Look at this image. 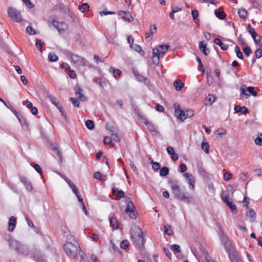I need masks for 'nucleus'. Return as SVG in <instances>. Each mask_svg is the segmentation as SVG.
<instances>
[{
  "label": "nucleus",
  "mask_w": 262,
  "mask_h": 262,
  "mask_svg": "<svg viewBox=\"0 0 262 262\" xmlns=\"http://www.w3.org/2000/svg\"><path fill=\"white\" fill-rule=\"evenodd\" d=\"M168 183L175 198L188 204L194 202L193 196L187 192L184 187L181 188L178 180L169 179Z\"/></svg>",
  "instance_id": "1"
},
{
  "label": "nucleus",
  "mask_w": 262,
  "mask_h": 262,
  "mask_svg": "<svg viewBox=\"0 0 262 262\" xmlns=\"http://www.w3.org/2000/svg\"><path fill=\"white\" fill-rule=\"evenodd\" d=\"M64 250L67 254L72 258H76L78 255V251L80 247L77 241L74 239L72 242H68L63 246Z\"/></svg>",
  "instance_id": "2"
},
{
  "label": "nucleus",
  "mask_w": 262,
  "mask_h": 262,
  "mask_svg": "<svg viewBox=\"0 0 262 262\" xmlns=\"http://www.w3.org/2000/svg\"><path fill=\"white\" fill-rule=\"evenodd\" d=\"M170 46L168 45L163 44L159 45L154 48L152 50V59L154 60L155 57H157V61H154L155 64H158L159 62V59L162 58L165 55L166 51L170 48Z\"/></svg>",
  "instance_id": "3"
},
{
  "label": "nucleus",
  "mask_w": 262,
  "mask_h": 262,
  "mask_svg": "<svg viewBox=\"0 0 262 262\" xmlns=\"http://www.w3.org/2000/svg\"><path fill=\"white\" fill-rule=\"evenodd\" d=\"M66 54L67 56H70L72 60L74 63L82 66L92 67L91 64H90L88 61H86L84 58L80 57L79 55L74 54L69 51H66Z\"/></svg>",
  "instance_id": "4"
},
{
  "label": "nucleus",
  "mask_w": 262,
  "mask_h": 262,
  "mask_svg": "<svg viewBox=\"0 0 262 262\" xmlns=\"http://www.w3.org/2000/svg\"><path fill=\"white\" fill-rule=\"evenodd\" d=\"M221 241L226 252L228 253V255L237 251L227 236H222L221 238Z\"/></svg>",
  "instance_id": "5"
},
{
  "label": "nucleus",
  "mask_w": 262,
  "mask_h": 262,
  "mask_svg": "<svg viewBox=\"0 0 262 262\" xmlns=\"http://www.w3.org/2000/svg\"><path fill=\"white\" fill-rule=\"evenodd\" d=\"M131 238L137 248L141 249L143 247L145 241L143 233L141 230L139 231V233L137 234H135L132 235Z\"/></svg>",
  "instance_id": "6"
},
{
  "label": "nucleus",
  "mask_w": 262,
  "mask_h": 262,
  "mask_svg": "<svg viewBox=\"0 0 262 262\" xmlns=\"http://www.w3.org/2000/svg\"><path fill=\"white\" fill-rule=\"evenodd\" d=\"M47 97L49 100H50L51 103L58 109L62 116H63L65 120L67 121L68 119L66 113L63 109V107L60 105V103L57 99L55 97H53L52 95L49 94L47 96Z\"/></svg>",
  "instance_id": "7"
},
{
  "label": "nucleus",
  "mask_w": 262,
  "mask_h": 262,
  "mask_svg": "<svg viewBox=\"0 0 262 262\" xmlns=\"http://www.w3.org/2000/svg\"><path fill=\"white\" fill-rule=\"evenodd\" d=\"M8 14L9 17L16 22H20L23 19L20 12L15 8L10 7L8 10Z\"/></svg>",
  "instance_id": "8"
},
{
  "label": "nucleus",
  "mask_w": 262,
  "mask_h": 262,
  "mask_svg": "<svg viewBox=\"0 0 262 262\" xmlns=\"http://www.w3.org/2000/svg\"><path fill=\"white\" fill-rule=\"evenodd\" d=\"M33 259L36 262H47L44 258V255L40 250L34 247L31 251Z\"/></svg>",
  "instance_id": "9"
},
{
  "label": "nucleus",
  "mask_w": 262,
  "mask_h": 262,
  "mask_svg": "<svg viewBox=\"0 0 262 262\" xmlns=\"http://www.w3.org/2000/svg\"><path fill=\"white\" fill-rule=\"evenodd\" d=\"M53 26L58 30L59 33H61L68 29L67 24L63 22H59L55 19H53L52 21Z\"/></svg>",
  "instance_id": "10"
},
{
  "label": "nucleus",
  "mask_w": 262,
  "mask_h": 262,
  "mask_svg": "<svg viewBox=\"0 0 262 262\" xmlns=\"http://www.w3.org/2000/svg\"><path fill=\"white\" fill-rule=\"evenodd\" d=\"M184 176L188 182L189 189L192 190H194L195 183L194 177L191 174L188 172L184 173Z\"/></svg>",
  "instance_id": "11"
},
{
  "label": "nucleus",
  "mask_w": 262,
  "mask_h": 262,
  "mask_svg": "<svg viewBox=\"0 0 262 262\" xmlns=\"http://www.w3.org/2000/svg\"><path fill=\"white\" fill-rule=\"evenodd\" d=\"M118 15L122 17V19L125 21L131 22L134 18L132 16V14L128 11H119L118 12Z\"/></svg>",
  "instance_id": "12"
},
{
  "label": "nucleus",
  "mask_w": 262,
  "mask_h": 262,
  "mask_svg": "<svg viewBox=\"0 0 262 262\" xmlns=\"http://www.w3.org/2000/svg\"><path fill=\"white\" fill-rule=\"evenodd\" d=\"M175 113L177 118L181 120H184L186 119L185 112L182 110L179 105L176 106V104H174Z\"/></svg>",
  "instance_id": "13"
},
{
  "label": "nucleus",
  "mask_w": 262,
  "mask_h": 262,
  "mask_svg": "<svg viewBox=\"0 0 262 262\" xmlns=\"http://www.w3.org/2000/svg\"><path fill=\"white\" fill-rule=\"evenodd\" d=\"M112 194L116 195L120 199L125 197L126 201H127L128 200H129V198L125 196V193L123 191L119 190V188L115 187V186L112 188Z\"/></svg>",
  "instance_id": "14"
},
{
  "label": "nucleus",
  "mask_w": 262,
  "mask_h": 262,
  "mask_svg": "<svg viewBox=\"0 0 262 262\" xmlns=\"http://www.w3.org/2000/svg\"><path fill=\"white\" fill-rule=\"evenodd\" d=\"M223 201L225 202L226 205L233 212L237 213L238 210L236 205L232 204L231 202L229 201L228 196H225L222 197Z\"/></svg>",
  "instance_id": "15"
},
{
  "label": "nucleus",
  "mask_w": 262,
  "mask_h": 262,
  "mask_svg": "<svg viewBox=\"0 0 262 262\" xmlns=\"http://www.w3.org/2000/svg\"><path fill=\"white\" fill-rule=\"evenodd\" d=\"M246 90L243 87H242L240 89V91L241 92V93H242L244 95H245L246 96H250V94H248L246 93V91H248L250 94L253 95V96H257V92L255 91L254 88L253 86H248V88H246Z\"/></svg>",
  "instance_id": "16"
},
{
  "label": "nucleus",
  "mask_w": 262,
  "mask_h": 262,
  "mask_svg": "<svg viewBox=\"0 0 262 262\" xmlns=\"http://www.w3.org/2000/svg\"><path fill=\"white\" fill-rule=\"evenodd\" d=\"M230 262H242L237 251L228 255Z\"/></svg>",
  "instance_id": "17"
},
{
  "label": "nucleus",
  "mask_w": 262,
  "mask_h": 262,
  "mask_svg": "<svg viewBox=\"0 0 262 262\" xmlns=\"http://www.w3.org/2000/svg\"><path fill=\"white\" fill-rule=\"evenodd\" d=\"M16 252L20 254L26 256L29 254V249L27 246L20 244L18 251Z\"/></svg>",
  "instance_id": "18"
},
{
  "label": "nucleus",
  "mask_w": 262,
  "mask_h": 262,
  "mask_svg": "<svg viewBox=\"0 0 262 262\" xmlns=\"http://www.w3.org/2000/svg\"><path fill=\"white\" fill-rule=\"evenodd\" d=\"M9 246L11 249H14L15 251H18V249L21 244H20L17 241L11 238L9 241Z\"/></svg>",
  "instance_id": "19"
},
{
  "label": "nucleus",
  "mask_w": 262,
  "mask_h": 262,
  "mask_svg": "<svg viewBox=\"0 0 262 262\" xmlns=\"http://www.w3.org/2000/svg\"><path fill=\"white\" fill-rule=\"evenodd\" d=\"M247 209L248 211L246 212L247 217L250 218L252 222H254L256 217V213L254 210L252 208H250L249 207H247Z\"/></svg>",
  "instance_id": "20"
},
{
  "label": "nucleus",
  "mask_w": 262,
  "mask_h": 262,
  "mask_svg": "<svg viewBox=\"0 0 262 262\" xmlns=\"http://www.w3.org/2000/svg\"><path fill=\"white\" fill-rule=\"evenodd\" d=\"M20 181L26 186L27 189L31 191L32 189V186L31 183L28 181V180L24 176H21L19 178Z\"/></svg>",
  "instance_id": "21"
},
{
  "label": "nucleus",
  "mask_w": 262,
  "mask_h": 262,
  "mask_svg": "<svg viewBox=\"0 0 262 262\" xmlns=\"http://www.w3.org/2000/svg\"><path fill=\"white\" fill-rule=\"evenodd\" d=\"M16 218L13 216H11L9 221L8 230L9 231H13L14 230L16 226Z\"/></svg>",
  "instance_id": "22"
},
{
  "label": "nucleus",
  "mask_w": 262,
  "mask_h": 262,
  "mask_svg": "<svg viewBox=\"0 0 262 262\" xmlns=\"http://www.w3.org/2000/svg\"><path fill=\"white\" fill-rule=\"evenodd\" d=\"M199 49L206 56H207L209 54V49L207 48V44L205 43L203 41H201L199 45Z\"/></svg>",
  "instance_id": "23"
},
{
  "label": "nucleus",
  "mask_w": 262,
  "mask_h": 262,
  "mask_svg": "<svg viewBox=\"0 0 262 262\" xmlns=\"http://www.w3.org/2000/svg\"><path fill=\"white\" fill-rule=\"evenodd\" d=\"M214 43L220 47L221 49L223 51L227 50L228 48V45L225 44V43L221 41V40L217 38H216L214 39Z\"/></svg>",
  "instance_id": "24"
},
{
  "label": "nucleus",
  "mask_w": 262,
  "mask_h": 262,
  "mask_svg": "<svg viewBox=\"0 0 262 262\" xmlns=\"http://www.w3.org/2000/svg\"><path fill=\"white\" fill-rule=\"evenodd\" d=\"M234 111L236 113L241 112L242 114L246 115L248 112V110L247 107L245 106H241L239 105H235L234 107Z\"/></svg>",
  "instance_id": "25"
},
{
  "label": "nucleus",
  "mask_w": 262,
  "mask_h": 262,
  "mask_svg": "<svg viewBox=\"0 0 262 262\" xmlns=\"http://www.w3.org/2000/svg\"><path fill=\"white\" fill-rule=\"evenodd\" d=\"M161 229L164 234H166L169 236H171L173 233V230H172L170 225L163 226Z\"/></svg>",
  "instance_id": "26"
},
{
  "label": "nucleus",
  "mask_w": 262,
  "mask_h": 262,
  "mask_svg": "<svg viewBox=\"0 0 262 262\" xmlns=\"http://www.w3.org/2000/svg\"><path fill=\"white\" fill-rule=\"evenodd\" d=\"M130 48H132L135 51L140 53L141 55H144L145 54V52L143 50H142V47L141 46L137 44H130Z\"/></svg>",
  "instance_id": "27"
},
{
  "label": "nucleus",
  "mask_w": 262,
  "mask_h": 262,
  "mask_svg": "<svg viewBox=\"0 0 262 262\" xmlns=\"http://www.w3.org/2000/svg\"><path fill=\"white\" fill-rule=\"evenodd\" d=\"M214 14L216 17L220 19H224L226 17V14L223 11H220L219 9H216L214 11Z\"/></svg>",
  "instance_id": "28"
},
{
  "label": "nucleus",
  "mask_w": 262,
  "mask_h": 262,
  "mask_svg": "<svg viewBox=\"0 0 262 262\" xmlns=\"http://www.w3.org/2000/svg\"><path fill=\"white\" fill-rule=\"evenodd\" d=\"M144 124L147 126V129L150 131L151 132H155L156 134H158V131L156 130V127L154 125L150 122H149L147 120L144 122Z\"/></svg>",
  "instance_id": "29"
},
{
  "label": "nucleus",
  "mask_w": 262,
  "mask_h": 262,
  "mask_svg": "<svg viewBox=\"0 0 262 262\" xmlns=\"http://www.w3.org/2000/svg\"><path fill=\"white\" fill-rule=\"evenodd\" d=\"M110 223L111 226L113 227V229H118L119 227V223L116 219V217H112L110 220Z\"/></svg>",
  "instance_id": "30"
},
{
  "label": "nucleus",
  "mask_w": 262,
  "mask_h": 262,
  "mask_svg": "<svg viewBox=\"0 0 262 262\" xmlns=\"http://www.w3.org/2000/svg\"><path fill=\"white\" fill-rule=\"evenodd\" d=\"M133 73L136 77L137 80L139 82H143L146 81L147 79V77L140 74L138 71H134Z\"/></svg>",
  "instance_id": "31"
},
{
  "label": "nucleus",
  "mask_w": 262,
  "mask_h": 262,
  "mask_svg": "<svg viewBox=\"0 0 262 262\" xmlns=\"http://www.w3.org/2000/svg\"><path fill=\"white\" fill-rule=\"evenodd\" d=\"M238 14L240 18L246 19L247 17L248 12L244 8H240L238 10Z\"/></svg>",
  "instance_id": "32"
},
{
  "label": "nucleus",
  "mask_w": 262,
  "mask_h": 262,
  "mask_svg": "<svg viewBox=\"0 0 262 262\" xmlns=\"http://www.w3.org/2000/svg\"><path fill=\"white\" fill-rule=\"evenodd\" d=\"M173 85L175 86L176 90L179 91L184 87V84L182 82L181 80H177L174 81Z\"/></svg>",
  "instance_id": "33"
},
{
  "label": "nucleus",
  "mask_w": 262,
  "mask_h": 262,
  "mask_svg": "<svg viewBox=\"0 0 262 262\" xmlns=\"http://www.w3.org/2000/svg\"><path fill=\"white\" fill-rule=\"evenodd\" d=\"M135 210V206L131 201H128L126 204L125 212L128 213V211Z\"/></svg>",
  "instance_id": "34"
},
{
  "label": "nucleus",
  "mask_w": 262,
  "mask_h": 262,
  "mask_svg": "<svg viewBox=\"0 0 262 262\" xmlns=\"http://www.w3.org/2000/svg\"><path fill=\"white\" fill-rule=\"evenodd\" d=\"M157 32V27L155 25L150 26V32L146 33V38H148L152 36V34Z\"/></svg>",
  "instance_id": "35"
},
{
  "label": "nucleus",
  "mask_w": 262,
  "mask_h": 262,
  "mask_svg": "<svg viewBox=\"0 0 262 262\" xmlns=\"http://www.w3.org/2000/svg\"><path fill=\"white\" fill-rule=\"evenodd\" d=\"M110 72H113V75L115 78L117 79L120 76L121 71L119 69H115L112 67H111L109 69Z\"/></svg>",
  "instance_id": "36"
},
{
  "label": "nucleus",
  "mask_w": 262,
  "mask_h": 262,
  "mask_svg": "<svg viewBox=\"0 0 262 262\" xmlns=\"http://www.w3.org/2000/svg\"><path fill=\"white\" fill-rule=\"evenodd\" d=\"M169 169L168 167L164 166L160 169V176L161 177L166 176L168 174Z\"/></svg>",
  "instance_id": "37"
},
{
  "label": "nucleus",
  "mask_w": 262,
  "mask_h": 262,
  "mask_svg": "<svg viewBox=\"0 0 262 262\" xmlns=\"http://www.w3.org/2000/svg\"><path fill=\"white\" fill-rule=\"evenodd\" d=\"M89 8L90 7L88 3H82L81 5L79 6V10L82 13L88 11Z\"/></svg>",
  "instance_id": "38"
},
{
  "label": "nucleus",
  "mask_w": 262,
  "mask_h": 262,
  "mask_svg": "<svg viewBox=\"0 0 262 262\" xmlns=\"http://www.w3.org/2000/svg\"><path fill=\"white\" fill-rule=\"evenodd\" d=\"M48 59L51 62H56L58 60V57L54 53H50L48 55Z\"/></svg>",
  "instance_id": "39"
},
{
  "label": "nucleus",
  "mask_w": 262,
  "mask_h": 262,
  "mask_svg": "<svg viewBox=\"0 0 262 262\" xmlns=\"http://www.w3.org/2000/svg\"><path fill=\"white\" fill-rule=\"evenodd\" d=\"M85 126L88 129L92 130L95 127L94 122L91 120H87L85 121Z\"/></svg>",
  "instance_id": "40"
},
{
  "label": "nucleus",
  "mask_w": 262,
  "mask_h": 262,
  "mask_svg": "<svg viewBox=\"0 0 262 262\" xmlns=\"http://www.w3.org/2000/svg\"><path fill=\"white\" fill-rule=\"evenodd\" d=\"M252 37V38L253 39L254 42L257 44L258 43L260 40H261V37L260 36H258L257 33L255 32H254L253 33H252L251 34H250Z\"/></svg>",
  "instance_id": "41"
},
{
  "label": "nucleus",
  "mask_w": 262,
  "mask_h": 262,
  "mask_svg": "<svg viewBox=\"0 0 262 262\" xmlns=\"http://www.w3.org/2000/svg\"><path fill=\"white\" fill-rule=\"evenodd\" d=\"M201 148L206 154H208L209 152V145L207 142H202Z\"/></svg>",
  "instance_id": "42"
},
{
  "label": "nucleus",
  "mask_w": 262,
  "mask_h": 262,
  "mask_svg": "<svg viewBox=\"0 0 262 262\" xmlns=\"http://www.w3.org/2000/svg\"><path fill=\"white\" fill-rule=\"evenodd\" d=\"M191 15L193 17V20L195 23H197V22L199 21L198 19V16H199V12L196 10H193L191 11Z\"/></svg>",
  "instance_id": "43"
},
{
  "label": "nucleus",
  "mask_w": 262,
  "mask_h": 262,
  "mask_svg": "<svg viewBox=\"0 0 262 262\" xmlns=\"http://www.w3.org/2000/svg\"><path fill=\"white\" fill-rule=\"evenodd\" d=\"M69 101L75 107H79L80 106V102L76 98L71 97L69 98Z\"/></svg>",
  "instance_id": "44"
},
{
  "label": "nucleus",
  "mask_w": 262,
  "mask_h": 262,
  "mask_svg": "<svg viewBox=\"0 0 262 262\" xmlns=\"http://www.w3.org/2000/svg\"><path fill=\"white\" fill-rule=\"evenodd\" d=\"M57 6V9H59L60 11L64 13H67V8L63 4H58Z\"/></svg>",
  "instance_id": "45"
},
{
  "label": "nucleus",
  "mask_w": 262,
  "mask_h": 262,
  "mask_svg": "<svg viewBox=\"0 0 262 262\" xmlns=\"http://www.w3.org/2000/svg\"><path fill=\"white\" fill-rule=\"evenodd\" d=\"M75 95L78 97V96H80L82 93V90L81 88L78 84H77L75 88Z\"/></svg>",
  "instance_id": "46"
},
{
  "label": "nucleus",
  "mask_w": 262,
  "mask_h": 262,
  "mask_svg": "<svg viewBox=\"0 0 262 262\" xmlns=\"http://www.w3.org/2000/svg\"><path fill=\"white\" fill-rule=\"evenodd\" d=\"M129 242L126 240V239H125V240H123L121 244H120V247L121 248L123 249H127L128 246H129Z\"/></svg>",
  "instance_id": "47"
},
{
  "label": "nucleus",
  "mask_w": 262,
  "mask_h": 262,
  "mask_svg": "<svg viewBox=\"0 0 262 262\" xmlns=\"http://www.w3.org/2000/svg\"><path fill=\"white\" fill-rule=\"evenodd\" d=\"M215 97L213 95L209 94L206 97V100L210 105H211L215 101Z\"/></svg>",
  "instance_id": "48"
},
{
  "label": "nucleus",
  "mask_w": 262,
  "mask_h": 262,
  "mask_svg": "<svg viewBox=\"0 0 262 262\" xmlns=\"http://www.w3.org/2000/svg\"><path fill=\"white\" fill-rule=\"evenodd\" d=\"M171 249L175 253H180L181 252V249L179 245L174 244L171 246Z\"/></svg>",
  "instance_id": "49"
},
{
  "label": "nucleus",
  "mask_w": 262,
  "mask_h": 262,
  "mask_svg": "<svg viewBox=\"0 0 262 262\" xmlns=\"http://www.w3.org/2000/svg\"><path fill=\"white\" fill-rule=\"evenodd\" d=\"M26 31L30 35H34L36 34V31L31 26H29L27 27Z\"/></svg>",
  "instance_id": "50"
},
{
  "label": "nucleus",
  "mask_w": 262,
  "mask_h": 262,
  "mask_svg": "<svg viewBox=\"0 0 262 262\" xmlns=\"http://www.w3.org/2000/svg\"><path fill=\"white\" fill-rule=\"evenodd\" d=\"M151 162L152 163V167L153 169L158 170L160 168L161 165L159 162H154L153 160H151Z\"/></svg>",
  "instance_id": "51"
},
{
  "label": "nucleus",
  "mask_w": 262,
  "mask_h": 262,
  "mask_svg": "<svg viewBox=\"0 0 262 262\" xmlns=\"http://www.w3.org/2000/svg\"><path fill=\"white\" fill-rule=\"evenodd\" d=\"M128 213L129 217L131 219H136L137 217L138 213L137 212L135 211V210L128 211Z\"/></svg>",
  "instance_id": "52"
},
{
  "label": "nucleus",
  "mask_w": 262,
  "mask_h": 262,
  "mask_svg": "<svg viewBox=\"0 0 262 262\" xmlns=\"http://www.w3.org/2000/svg\"><path fill=\"white\" fill-rule=\"evenodd\" d=\"M194 115L193 111L192 110H188L185 112L186 119L191 118Z\"/></svg>",
  "instance_id": "53"
},
{
  "label": "nucleus",
  "mask_w": 262,
  "mask_h": 262,
  "mask_svg": "<svg viewBox=\"0 0 262 262\" xmlns=\"http://www.w3.org/2000/svg\"><path fill=\"white\" fill-rule=\"evenodd\" d=\"M25 219L27 222L28 225L31 228H35V227L33 224V222L30 220L28 215H25Z\"/></svg>",
  "instance_id": "54"
},
{
  "label": "nucleus",
  "mask_w": 262,
  "mask_h": 262,
  "mask_svg": "<svg viewBox=\"0 0 262 262\" xmlns=\"http://www.w3.org/2000/svg\"><path fill=\"white\" fill-rule=\"evenodd\" d=\"M243 50L247 56H249L252 53V50L249 47L244 48Z\"/></svg>",
  "instance_id": "55"
},
{
  "label": "nucleus",
  "mask_w": 262,
  "mask_h": 262,
  "mask_svg": "<svg viewBox=\"0 0 262 262\" xmlns=\"http://www.w3.org/2000/svg\"><path fill=\"white\" fill-rule=\"evenodd\" d=\"M111 138L112 140L116 142H119L121 139L120 137L117 134H113Z\"/></svg>",
  "instance_id": "56"
},
{
  "label": "nucleus",
  "mask_w": 262,
  "mask_h": 262,
  "mask_svg": "<svg viewBox=\"0 0 262 262\" xmlns=\"http://www.w3.org/2000/svg\"><path fill=\"white\" fill-rule=\"evenodd\" d=\"M248 177V173L247 172H243L242 173L239 178V179L240 180H242V181H245L247 180V179Z\"/></svg>",
  "instance_id": "57"
},
{
  "label": "nucleus",
  "mask_w": 262,
  "mask_h": 262,
  "mask_svg": "<svg viewBox=\"0 0 262 262\" xmlns=\"http://www.w3.org/2000/svg\"><path fill=\"white\" fill-rule=\"evenodd\" d=\"M112 141V138L106 136L104 138L103 142L105 145H110Z\"/></svg>",
  "instance_id": "58"
},
{
  "label": "nucleus",
  "mask_w": 262,
  "mask_h": 262,
  "mask_svg": "<svg viewBox=\"0 0 262 262\" xmlns=\"http://www.w3.org/2000/svg\"><path fill=\"white\" fill-rule=\"evenodd\" d=\"M96 83L99 84L101 86H103L105 84L104 81H102V79L100 77L97 78L95 80Z\"/></svg>",
  "instance_id": "59"
},
{
  "label": "nucleus",
  "mask_w": 262,
  "mask_h": 262,
  "mask_svg": "<svg viewBox=\"0 0 262 262\" xmlns=\"http://www.w3.org/2000/svg\"><path fill=\"white\" fill-rule=\"evenodd\" d=\"M163 251L165 252L166 255L170 259L171 258V253L170 250L167 248H164Z\"/></svg>",
  "instance_id": "60"
},
{
  "label": "nucleus",
  "mask_w": 262,
  "mask_h": 262,
  "mask_svg": "<svg viewBox=\"0 0 262 262\" xmlns=\"http://www.w3.org/2000/svg\"><path fill=\"white\" fill-rule=\"evenodd\" d=\"M255 57L257 58H259L262 56V49H258L255 51Z\"/></svg>",
  "instance_id": "61"
},
{
  "label": "nucleus",
  "mask_w": 262,
  "mask_h": 262,
  "mask_svg": "<svg viewBox=\"0 0 262 262\" xmlns=\"http://www.w3.org/2000/svg\"><path fill=\"white\" fill-rule=\"evenodd\" d=\"M155 109L156 111L160 113L163 112L164 111V107L159 104H157Z\"/></svg>",
  "instance_id": "62"
},
{
  "label": "nucleus",
  "mask_w": 262,
  "mask_h": 262,
  "mask_svg": "<svg viewBox=\"0 0 262 262\" xmlns=\"http://www.w3.org/2000/svg\"><path fill=\"white\" fill-rule=\"evenodd\" d=\"M33 167L38 173H39L40 175L41 174V173H42L41 168L38 164H34L33 166Z\"/></svg>",
  "instance_id": "63"
},
{
  "label": "nucleus",
  "mask_w": 262,
  "mask_h": 262,
  "mask_svg": "<svg viewBox=\"0 0 262 262\" xmlns=\"http://www.w3.org/2000/svg\"><path fill=\"white\" fill-rule=\"evenodd\" d=\"M232 178V174L230 172H226L224 174V179L226 181H229Z\"/></svg>",
  "instance_id": "64"
}]
</instances>
